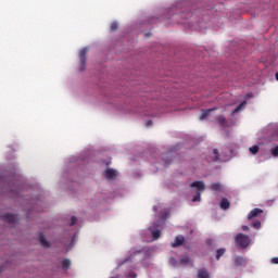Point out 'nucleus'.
I'll use <instances>...</instances> for the list:
<instances>
[{
  "mask_svg": "<svg viewBox=\"0 0 278 278\" xmlns=\"http://www.w3.org/2000/svg\"><path fill=\"white\" fill-rule=\"evenodd\" d=\"M191 188H197V195L192 198V202L197 203V201H201V192L205 191V184L203 181H193Z\"/></svg>",
  "mask_w": 278,
  "mask_h": 278,
  "instance_id": "obj_1",
  "label": "nucleus"
},
{
  "mask_svg": "<svg viewBox=\"0 0 278 278\" xmlns=\"http://www.w3.org/2000/svg\"><path fill=\"white\" fill-rule=\"evenodd\" d=\"M236 244L239 245L240 249H247V247L251 244V238L243 233H238L236 236Z\"/></svg>",
  "mask_w": 278,
  "mask_h": 278,
  "instance_id": "obj_2",
  "label": "nucleus"
},
{
  "mask_svg": "<svg viewBox=\"0 0 278 278\" xmlns=\"http://www.w3.org/2000/svg\"><path fill=\"white\" fill-rule=\"evenodd\" d=\"M87 58H88V48H83L79 52V62H80L79 71H86Z\"/></svg>",
  "mask_w": 278,
  "mask_h": 278,
  "instance_id": "obj_3",
  "label": "nucleus"
},
{
  "mask_svg": "<svg viewBox=\"0 0 278 278\" xmlns=\"http://www.w3.org/2000/svg\"><path fill=\"white\" fill-rule=\"evenodd\" d=\"M262 214H264V210H262V208H253L248 214V220H253V218H257V216H262Z\"/></svg>",
  "mask_w": 278,
  "mask_h": 278,
  "instance_id": "obj_4",
  "label": "nucleus"
},
{
  "mask_svg": "<svg viewBox=\"0 0 278 278\" xmlns=\"http://www.w3.org/2000/svg\"><path fill=\"white\" fill-rule=\"evenodd\" d=\"M155 227H157V225L150 226L149 230L151 231V236H152L153 240H160V238L162 236V231H160V229H155Z\"/></svg>",
  "mask_w": 278,
  "mask_h": 278,
  "instance_id": "obj_5",
  "label": "nucleus"
},
{
  "mask_svg": "<svg viewBox=\"0 0 278 278\" xmlns=\"http://www.w3.org/2000/svg\"><path fill=\"white\" fill-rule=\"evenodd\" d=\"M2 220L4 223H16V220H18V217L14 214H5V215H2Z\"/></svg>",
  "mask_w": 278,
  "mask_h": 278,
  "instance_id": "obj_6",
  "label": "nucleus"
},
{
  "mask_svg": "<svg viewBox=\"0 0 278 278\" xmlns=\"http://www.w3.org/2000/svg\"><path fill=\"white\" fill-rule=\"evenodd\" d=\"M186 242V237L177 236L175 238V242L172 243L173 249H177V247H181Z\"/></svg>",
  "mask_w": 278,
  "mask_h": 278,
  "instance_id": "obj_7",
  "label": "nucleus"
},
{
  "mask_svg": "<svg viewBox=\"0 0 278 278\" xmlns=\"http://www.w3.org/2000/svg\"><path fill=\"white\" fill-rule=\"evenodd\" d=\"M117 175L118 174L113 168H109L104 172L105 179H116Z\"/></svg>",
  "mask_w": 278,
  "mask_h": 278,
  "instance_id": "obj_8",
  "label": "nucleus"
},
{
  "mask_svg": "<svg viewBox=\"0 0 278 278\" xmlns=\"http://www.w3.org/2000/svg\"><path fill=\"white\" fill-rule=\"evenodd\" d=\"M39 242H40L41 247H43L45 249H49V247H51L49 241H47L45 233H42V232L39 233Z\"/></svg>",
  "mask_w": 278,
  "mask_h": 278,
  "instance_id": "obj_9",
  "label": "nucleus"
},
{
  "mask_svg": "<svg viewBox=\"0 0 278 278\" xmlns=\"http://www.w3.org/2000/svg\"><path fill=\"white\" fill-rule=\"evenodd\" d=\"M219 207L222 210H229V207H231V203L229 202V200L227 198H223L219 203Z\"/></svg>",
  "mask_w": 278,
  "mask_h": 278,
  "instance_id": "obj_10",
  "label": "nucleus"
},
{
  "mask_svg": "<svg viewBox=\"0 0 278 278\" xmlns=\"http://www.w3.org/2000/svg\"><path fill=\"white\" fill-rule=\"evenodd\" d=\"M214 111H216V109L203 110L202 114L200 115V121H205V118H207V116H210V114H212Z\"/></svg>",
  "mask_w": 278,
  "mask_h": 278,
  "instance_id": "obj_11",
  "label": "nucleus"
},
{
  "mask_svg": "<svg viewBox=\"0 0 278 278\" xmlns=\"http://www.w3.org/2000/svg\"><path fill=\"white\" fill-rule=\"evenodd\" d=\"M233 263L236 264V266H244V264H247V258L242 256H236L233 258Z\"/></svg>",
  "mask_w": 278,
  "mask_h": 278,
  "instance_id": "obj_12",
  "label": "nucleus"
},
{
  "mask_svg": "<svg viewBox=\"0 0 278 278\" xmlns=\"http://www.w3.org/2000/svg\"><path fill=\"white\" fill-rule=\"evenodd\" d=\"M198 278H210V271L207 269H199Z\"/></svg>",
  "mask_w": 278,
  "mask_h": 278,
  "instance_id": "obj_13",
  "label": "nucleus"
},
{
  "mask_svg": "<svg viewBox=\"0 0 278 278\" xmlns=\"http://www.w3.org/2000/svg\"><path fill=\"white\" fill-rule=\"evenodd\" d=\"M217 123L220 125V127H227V118H225L223 115L217 117Z\"/></svg>",
  "mask_w": 278,
  "mask_h": 278,
  "instance_id": "obj_14",
  "label": "nucleus"
},
{
  "mask_svg": "<svg viewBox=\"0 0 278 278\" xmlns=\"http://www.w3.org/2000/svg\"><path fill=\"white\" fill-rule=\"evenodd\" d=\"M62 268L63 270H68L71 268V260L64 258L62 261Z\"/></svg>",
  "mask_w": 278,
  "mask_h": 278,
  "instance_id": "obj_15",
  "label": "nucleus"
},
{
  "mask_svg": "<svg viewBox=\"0 0 278 278\" xmlns=\"http://www.w3.org/2000/svg\"><path fill=\"white\" fill-rule=\"evenodd\" d=\"M210 189L213 190V192H218L220 190V182H214L210 186Z\"/></svg>",
  "mask_w": 278,
  "mask_h": 278,
  "instance_id": "obj_16",
  "label": "nucleus"
},
{
  "mask_svg": "<svg viewBox=\"0 0 278 278\" xmlns=\"http://www.w3.org/2000/svg\"><path fill=\"white\" fill-rule=\"evenodd\" d=\"M250 153H252V155H257V153H260V146H252L249 149Z\"/></svg>",
  "mask_w": 278,
  "mask_h": 278,
  "instance_id": "obj_17",
  "label": "nucleus"
},
{
  "mask_svg": "<svg viewBox=\"0 0 278 278\" xmlns=\"http://www.w3.org/2000/svg\"><path fill=\"white\" fill-rule=\"evenodd\" d=\"M226 250L225 248H220L216 251V260H220V257H223V255H225Z\"/></svg>",
  "mask_w": 278,
  "mask_h": 278,
  "instance_id": "obj_18",
  "label": "nucleus"
},
{
  "mask_svg": "<svg viewBox=\"0 0 278 278\" xmlns=\"http://www.w3.org/2000/svg\"><path fill=\"white\" fill-rule=\"evenodd\" d=\"M213 162H218L220 160V153L218 152V149H213Z\"/></svg>",
  "mask_w": 278,
  "mask_h": 278,
  "instance_id": "obj_19",
  "label": "nucleus"
},
{
  "mask_svg": "<svg viewBox=\"0 0 278 278\" xmlns=\"http://www.w3.org/2000/svg\"><path fill=\"white\" fill-rule=\"evenodd\" d=\"M180 264H184L185 266L190 264V256L186 255V256H182L180 257L179 260Z\"/></svg>",
  "mask_w": 278,
  "mask_h": 278,
  "instance_id": "obj_20",
  "label": "nucleus"
},
{
  "mask_svg": "<svg viewBox=\"0 0 278 278\" xmlns=\"http://www.w3.org/2000/svg\"><path fill=\"white\" fill-rule=\"evenodd\" d=\"M242 105H247V101L241 102L233 111L232 113L236 114L242 110Z\"/></svg>",
  "mask_w": 278,
  "mask_h": 278,
  "instance_id": "obj_21",
  "label": "nucleus"
},
{
  "mask_svg": "<svg viewBox=\"0 0 278 278\" xmlns=\"http://www.w3.org/2000/svg\"><path fill=\"white\" fill-rule=\"evenodd\" d=\"M252 227H254V229H261L262 227V222L260 220H255L252 223Z\"/></svg>",
  "mask_w": 278,
  "mask_h": 278,
  "instance_id": "obj_22",
  "label": "nucleus"
},
{
  "mask_svg": "<svg viewBox=\"0 0 278 278\" xmlns=\"http://www.w3.org/2000/svg\"><path fill=\"white\" fill-rule=\"evenodd\" d=\"M110 29L111 31H116V29H118V23L116 22L111 23Z\"/></svg>",
  "mask_w": 278,
  "mask_h": 278,
  "instance_id": "obj_23",
  "label": "nucleus"
},
{
  "mask_svg": "<svg viewBox=\"0 0 278 278\" xmlns=\"http://www.w3.org/2000/svg\"><path fill=\"white\" fill-rule=\"evenodd\" d=\"M271 155H273L274 157H278V146L275 147L274 149H271Z\"/></svg>",
  "mask_w": 278,
  "mask_h": 278,
  "instance_id": "obj_24",
  "label": "nucleus"
},
{
  "mask_svg": "<svg viewBox=\"0 0 278 278\" xmlns=\"http://www.w3.org/2000/svg\"><path fill=\"white\" fill-rule=\"evenodd\" d=\"M76 224H77V218L75 216H72L70 225L73 227V225H76Z\"/></svg>",
  "mask_w": 278,
  "mask_h": 278,
  "instance_id": "obj_25",
  "label": "nucleus"
},
{
  "mask_svg": "<svg viewBox=\"0 0 278 278\" xmlns=\"http://www.w3.org/2000/svg\"><path fill=\"white\" fill-rule=\"evenodd\" d=\"M152 125H153V121L149 119V121L147 122V127H151Z\"/></svg>",
  "mask_w": 278,
  "mask_h": 278,
  "instance_id": "obj_26",
  "label": "nucleus"
},
{
  "mask_svg": "<svg viewBox=\"0 0 278 278\" xmlns=\"http://www.w3.org/2000/svg\"><path fill=\"white\" fill-rule=\"evenodd\" d=\"M271 262H273V264H278V257H274V258L271 260Z\"/></svg>",
  "mask_w": 278,
  "mask_h": 278,
  "instance_id": "obj_27",
  "label": "nucleus"
},
{
  "mask_svg": "<svg viewBox=\"0 0 278 278\" xmlns=\"http://www.w3.org/2000/svg\"><path fill=\"white\" fill-rule=\"evenodd\" d=\"M242 231H249V226H242Z\"/></svg>",
  "mask_w": 278,
  "mask_h": 278,
  "instance_id": "obj_28",
  "label": "nucleus"
},
{
  "mask_svg": "<svg viewBox=\"0 0 278 278\" xmlns=\"http://www.w3.org/2000/svg\"><path fill=\"white\" fill-rule=\"evenodd\" d=\"M134 253L135 255H137V253H142V251L138 250V251H135Z\"/></svg>",
  "mask_w": 278,
  "mask_h": 278,
  "instance_id": "obj_29",
  "label": "nucleus"
},
{
  "mask_svg": "<svg viewBox=\"0 0 278 278\" xmlns=\"http://www.w3.org/2000/svg\"><path fill=\"white\" fill-rule=\"evenodd\" d=\"M276 79H277V81H278V72L276 73Z\"/></svg>",
  "mask_w": 278,
  "mask_h": 278,
  "instance_id": "obj_30",
  "label": "nucleus"
},
{
  "mask_svg": "<svg viewBox=\"0 0 278 278\" xmlns=\"http://www.w3.org/2000/svg\"><path fill=\"white\" fill-rule=\"evenodd\" d=\"M129 260H131V257L126 258V262H129Z\"/></svg>",
  "mask_w": 278,
  "mask_h": 278,
  "instance_id": "obj_31",
  "label": "nucleus"
},
{
  "mask_svg": "<svg viewBox=\"0 0 278 278\" xmlns=\"http://www.w3.org/2000/svg\"><path fill=\"white\" fill-rule=\"evenodd\" d=\"M168 164H170V163H165V166H168Z\"/></svg>",
  "mask_w": 278,
  "mask_h": 278,
  "instance_id": "obj_32",
  "label": "nucleus"
},
{
  "mask_svg": "<svg viewBox=\"0 0 278 278\" xmlns=\"http://www.w3.org/2000/svg\"><path fill=\"white\" fill-rule=\"evenodd\" d=\"M3 269H0V273L2 271Z\"/></svg>",
  "mask_w": 278,
  "mask_h": 278,
  "instance_id": "obj_33",
  "label": "nucleus"
}]
</instances>
